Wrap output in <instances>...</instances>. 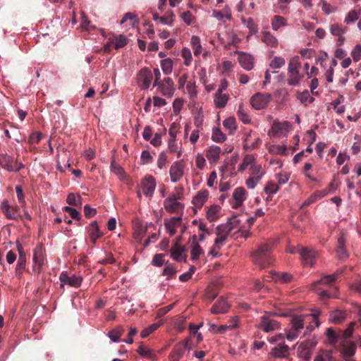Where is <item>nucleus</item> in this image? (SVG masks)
I'll return each mask as SVG.
<instances>
[{
	"label": "nucleus",
	"instance_id": "1",
	"mask_svg": "<svg viewBox=\"0 0 361 361\" xmlns=\"http://www.w3.org/2000/svg\"><path fill=\"white\" fill-rule=\"evenodd\" d=\"M271 244L269 243L261 244L257 250L252 254L253 262L261 267H265L271 262Z\"/></svg>",
	"mask_w": 361,
	"mask_h": 361
},
{
	"label": "nucleus",
	"instance_id": "2",
	"mask_svg": "<svg viewBox=\"0 0 361 361\" xmlns=\"http://www.w3.org/2000/svg\"><path fill=\"white\" fill-rule=\"evenodd\" d=\"M300 67L301 63L298 56H295L289 60L288 66V78L287 80L289 85L296 86L300 84L303 78V75L300 73Z\"/></svg>",
	"mask_w": 361,
	"mask_h": 361
},
{
	"label": "nucleus",
	"instance_id": "3",
	"mask_svg": "<svg viewBox=\"0 0 361 361\" xmlns=\"http://www.w3.org/2000/svg\"><path fill=\"white\" fill-rule=\"evenodd\" d=\"M274 315L286 317V314L283 313L277 314L275 312H266L260 317V321L257 324V327L266 333H269L279 329L280 328V324L273 318Z\"/></svg>",
	"mask_w": 361,
	"mask_h": 361
},
{
	"label": "nucleus",
	"instance_id": "4",
	"mask_svg": "<svg viewBox=\"0 0 361 361\" xmlns=\"http://www.w3.org/2000/svg\"><path fill=\"white\" fill-rule=\"evenodd\" d=\"M342 272V271H338L333 274L325 275L322 277L319 280L313 283L312 288L314 291L317 292V294L320 298H336V295H331L326 290H321L319 286L320 284H326L331 286L337 279L338 276Z\"/></svg>",
	"mask_w": 361,
	"mask_h": 361
},
{
	"label": "nucleus",
	"instance_id": "5",
	"mask_svg": "<svg viewBox=\"0 0 361 361\" xmlns=\"http://www.w3.org/2000/svg\"><path fill=\"white\" fill-rule=\"evenodd\" d=\"M305 315L294 317L290 320L291 328L286 332V338L289 341H293L298 338L301 330L304 328Z\"/></svg>",
	"mask_w": 361,
	"mask_h": 361
},
{
	"label": "nucleus",
	"instance_id": "6",
	"mask_svg": "<svg viewBox=\"0 0 361 361\" xmlns=\"http://www.w3.org/2000/svg\"><path fill=\"white\" fill-rule=\"evenodd\" d=\"M252 171L249 178L245 181V185L248 189L253 190L262 180L265 174L261 164H252L250 167Z\"/></svg>",
	"mask_w": 361,
	"mask_h": 361
},
{
	"label": "nucleus",
	"instance_id": "7",
	"mask_svg": "<svg viewBox=\"0 0 361 361\" xmlns=\"http://www.w3.org/2000/svg\"><path fill=\"white\" fill-rule=\"evenodd\" d=\"M299 255L303 265L310 267L314 266L318 257V253L315 250L307 247H301Z\"/></svg>",
	"mask_w": 361,
	"mask_h": 361
},
{
	"label": "nucleus",
	"instance_id": "8",
	"mask_svg": "<svg viewBox=\"0 0 361 361\" xmlns=\"http://www.w3.org/2000/svg\"><path fill=\"white\" fill-rule=\"evenodd\" d=\"M153 78L152 73L149 68L145 67L140 69L137 74V82L142 90H147Z\"/></svg>",
	"mask_w": 361,
	"mask_h": 361
},
{
	"label": "nucleus",
	"instance_id": "9",
	"mask_svg": "<svg viewBox=\"0 0 361 361\" xmlns=\"http://www.w3.org/2000/svg\"><path fill=\"white\" fill-rule=\"evenodd\" d=\"M271 99V94L267 93H256L250 99L252 106L256 110L264 109Z\"/></svg>",
	"mask_w": 361,
	"mask_h": 361
},
{
	"label": "nucleus",
	"instance_id": "10",
	"mask_svg": "<svg viewBox=\"0 0 361 361\" xmlns=\"http://www.w3.org/2000/svg\"><path fill=\"white\" fill-rule=\"evenodd\" d=\"M0 165L8 171L17 172L23 168V164L17 161H14L13 158L9 155H4L0 158Z\"/></svg>",
	"mask_w": 361,
	"mask_h": 361
},
{
	"label": "nucleus",
	"instance_id": "11",
	"mask_svg": "<svg viewBox=\"0 0 361 361\" xmlns=\"http://www.w3.org/2000/svg\"><path fill=\"white\" fill-rule=\"evenodd\" d=\"M184 174V167L180 161H174L169 169V175L172 183L179 181Z\"/></svg>",
	"mask_w": 361,
	"mask_h": 361
},
{
	"label": "nucleus",
	"instance_id": "12",
	"mask_svg": "<svg viewBox=\"0 0 361 361\" xmlns=\"http://www.w3.org/2000/svg\"><path fill=\"white\" fill-rule=\"evenodd\" d=\"M156 180L155 178L152 176H146L141 183V186L144 195L146 197H152L154 192L156 188Z\"/></svg>",
	"mask_w": 361,
	"mask_h": 361
},
{
	"label": "nucleus",
	"instance_id": "13",
	"mask_svg": "<svg viewBox=\"0 0 361 361\" xmlns=\"http://www.w3.org/2000/svg\"><path fill=\"white\" fill-rule=\"evenodd\" d=\"M59 279L61 282V286L67 284L71 287L78 288L81 285L82 279L80 276L72 275L68 276L64 272L60 274Z\"/></svg>",
	"mask_w": 361,
	"mask_h": 361
},
{
	"label": "nucleus",
	"instance_id": "14",
	"mask_svg": "<svg viewBox=\"0 0 361 361\" xmlns=\"http://www.w3.org/2000/svg\"><path fill=\"white\" fill-rule=\"evenodd\" d=\"M33 269L36 271H39L44 262L43 246L37 245L33 252Z\"/></svg>",
	"mask_w": 361,
	"mask_h": 361
},
{
	"label": "nucleus",
	"instance_id": "15",
	"mask_svg": "<svg viewBox=\"0 0 361 361\" xmlns=\"http://www.w3.org/2000/svg\"><path fill=\"white\" fill-rule=\"evenodd\" d=\"M159 90L164 96L171 97L173 94V82L171 78H164L163 80L159 82V85H157Z\"/></svg>",
	"mask_w": 361,
	"mask_h": 361
},
{
	"label": "nucleus",
	"instance_id": "16",
	"mask_svg": "<svg viewBox=\"0 0 361 361\" xmlns=\"http://www.w3.org/2000/svg\"><path fill=\"white\" fill-rule=\"evenodd\" d=\"M260 142L261 140L259 137H252V131L250 130L245 134V137L243 140V149L245 150L252 151L256 149Z\"/></svg>",
	"mask_w": 361,
	"mask_h": 361
},
{
	"label": "nucleus",
	"instance_id": "17",
	"mask_svg": "<svg viewBox=\"0 0 361 361\" xmlns=\"http://www.w3.org/2000/svg\"><path fill=\"white\" fill-rule=\"evenodd\" d=\"M165 209L170 213L176 212L178 207L181 206L180 203L178 202L177 197L175 194H171L164 202Z\"/></svg>",
	"mask_w": 361,
	"mask_h": 361
},
{
	"label": "nucleus",
	"instance_id": "18",
	"mask_svg": "<svg viewBox=\"0 0 361 361\" xmlns=\"http://www.w3.org/2000/svg\"><path fill=\"white\" fill-rule=\"evenodd\" d=\"M230 233V227L228 225H224V224L219 225L216 228V234L217 237L215 239V243L224 245Z\"/></svg>",
	"mask_w": 361,
	"mask_h": 361
},
{
	"label": "nucleus",
	"instance_id": "19",
	"mask_svg": "<svg viewBox=\"0 0 361 361\" xmlns=\"http://www.w3.org/2000/svg\"><path fill=\"white\" fill-rule=\"evenodd\" d=\"M271 355L275 358H286L289 355V347L284 342L271 349Z\"/></svg>",
	"mask_w": 361,
	"mask_h": 361
},
{
	"label": "nucleus",
	"instance_id": "20",
	"mask_svg": "<svg viewBox=\"0 0 361 361\" xmlns=\"http://www.w3.org/2000/svg\"><path fill=\"white\" fill-rule=\"evenodd\" d=\"M189 243H190V255L192 260H197L200 255L203 252L202 249L197 242V237L193 235L190 237Z\"/></svg>",
	"mask_w": 361,
	"mask_h": 361
},
{
	"label": "nucleus",
	"instance_id": "21",
	"mask_svg": "<svg viewBox=\"0 0 361 361\" xmlns=\"http://www.w3.org/2000/svg\"><path fill=\"white\" fill-rule=\"evenodd\" d=\"M186 348H188V341H183L182 343L176 345L169 354L170 361H178L183 355Z\"/></svg>",
	"mask_w": 361,
	"mask_h": 361
},
{
	"label": "nucleus",
	"instance_id": "22",
	"mask_svg": "<svg viewBox=\"0 0 361 361\" xmlns=\"http://www.w3.org/2000/svg\"><path fill=\"white\" fill-rule=\"evenodd\" d=\"M230 305L226 299L221 298L217 300L212 307L211 312L213 314H224L228 311Z\"/></svg>",
	"mask_w": 361,
	"mask_h": 361
},
{
	"label": "nucleus",
	"instance_id": "23",
	"mask_svg": "<svg viewBox=\"0 0 361 361\" xmlns=\"http://www.w3.org/2000/svg\"><path fill=\"white\" fill-rule=\"evenodd\" d=\"M315 345L316 343L314 341H308L301 343L298 346V350L300 353V356L305 359H308L311 356Z\"/></svg>",
	"mask_w": 361,
	"mask_h": 361
},
{
	"label": "nucleus",
	"instance_id": "24",
	"mask_svg": "<svg viewBox=\"0 0 361 361\" xmlns=\"http://www.w3.org/2000/svg\"><path fill=\"white\" fill-rule=\"evenodd\" d=\"M221 152L220 147L212 145L206 150V157L210 164H214L219 159Z\"/></svg>",
	"mask_w": 361,
	"mask_h": 361
},
{
	"label": "nucleus",
	"instance_id": "25",
	"mask_svg": "<svg viewBox=\"0 0 361 361\" xmlns=\"http://www.w3.org/2000/svg\"><path fill=\"white\" fill-rule=\"evenodd\" d=\"M239 63L240 66L247 71L252 69L254 66V58L252 55L244 52H239Z\"/></svg>",
	"mask_w": 361,
	"mask_h": 361
},
{
	"label": "nucleus",
	"instance_id": "26",
	"mask_svg": "<svg viewBox=\"0 0 361 361\" xmlns=\"http://www.w3.org/2000/svg\"><path fill=\"white\" fill-rule=\"evenodd\" d=\"M181 219L180 216H174L169 219L164 220L166 230L170 235H173L176 233V228L180 223Z\"/></svg>",
	"mask_w": 361,
	"mask_h": 361
},
{
	"label": "nucleus",
	"instance_id": "27",
	"mask_svg": "<svg viewBox=\"0 0 361 361\" xmlns=\"http://www.w3.org/2000/svg\"><path fill=\"white\" fill-rule=\"evenodd\" d=\"M185 252V247L178 243H175L171 249V256L176 262L185 261L183 254Z\"/></svg>",
	"mask_w": 361,
	"mask_h": 361
},
{
	"label": "nucleus",
	"instance_id": "28",
	"mask_svg": "<svg viewBox=\"0 0 361 361\" xmlns=\"http://www.w3.org/2000/svg\"><path fill=\"white\" fill-rule=\"evenodd\" d=\"M245 194L246 190L242 187L237 188L234 190L233 192V198L235 201L233 204L234 208H238L243 204L245 200Z\"/></svg>",
	"mask_w": 361,
	"mask_h": 361
},
{
	"label": "nucleus",
	"instance_id": "29",
	"mask_svg": "<svg viewBox=\"0 0 361 361\" xmlns=\"http://www.w3.org/2000/svg\"><path fill=\"white\" fill-rule=\"evenodd\" d=\"M209 196V192L207 190L199 191L193 197L192 203L197 208H201L207 202Z\"/></svg>",
	"mask_w": 361,
	"mask_h": 361
},
{
	"label": "nucleus",
	"instance_id": "30",
	"mask_svg": "<svg viewBox=\"0 0 361 361\" xmlns=\"http://www.w3.org/2000/svg\"><path fill=\"white\" fill-rule=\"evenodd\" d=\"M290 128V123L288 121L277 122L274 121L272 125V130L275 135L281 136L287 133Z\"/></svg>",
	"mask_w": 361,
	"mask_h": 361
},
{
	"label": "nucleus",
	"instance_id": "31",
	"mask_svg": "<svg viewBox=\"0 0 361 361\" xmlns=\"http://www.w3.org/2000/svg\"><path fill=\"white\" fill-rule=\"evenodd\" d=\"M336 254L338 258L341 259H346L348 257L347 250L345 249V239L343 235H341L338 238Z\"/></svg>",
	"mask_w": 361,
	"mask_h": 361
},
{
	"label": "nucleus",
	"instance_id": "32",
	"mask_svg": "<svg viewBox=\"0 0 361 361\" xmlns=\"http://www.w3.org/2000/svg\"><path fill=\"white\" fill-rule=\"evenodd\" d=\"M88 232L90 240L93 243H95L97 240L102 235V233L99 231L98 224L96 221H92L89 225Z\"/></svg>",
	"mask_w": 361,
	"mask_h": 361
},
{
	"label": "nucleus",
	"instance_id": "33",
	"mask_svg": "<svg viewBox=\"0 0 361 361\" xmlns=\"http://www.w3.org/2000/svg\"><path fill=\"white\" fill-rule=\"evenodd\" d=\"M229 95L227 93H215L214 96V103L216 107L222 109L227 104Z\"/></svg>",
	"mask_w": 361,
	"mask_h": 361
},
{
	"label": "nucleus",
	"instance_id": "34",
	"mask_svg": "<svg viewBox=\"0 0 361 361\" xmlns=\"http://www.w3.org/2000/svg\"><path fill=\"white\" fill-rule=\"evenodd\" d=\"M342 353L345 358H350L354 355L355 352V345L350 341H344L342 343Z\"/></svg>",
	"mask_w": 361,
	"mask_h": 361
},
{
	"label": "nucleus",
	"instance_id": "35",
	"mask_svg": "<svg viewBox=\"0 0 361 361\" xmlns=\"http://www.w3.org/2000/svg\"><path fill=\"white\" fill-rule=\"evenodd\" d=\"M272 276L273 279L276 282H280L283 283L290 282L293 279V275L288 272H273Z\"/></svg>",
	"mask_w": 361,
	"mask_h": 361
},
{
	"label": "nucleus",
	"instance_id": "36",
	"mask_svg": "<svg viewBox=\"0 0 361 361\" xmlns=\"http://www.w3.org/2000/svg\"><path fill=\"white\" fill-rule=\"evenodd\" d=\"M345 318V312L338 310L332 311L329 315L330 322L334 324H340L344 321Z\"/></svg>",
	"mask_w": 361,
	"mask_h": 361
},
{
	"label": "nucleus",
	"instance_id": "37",
	"mask_svg": "<svg viewBox=\"0 0 361 361\" xmlns=\"http://www.w3.org/2000/svg\"><path fill=\"white\" fill-rule=\"evenodd\" d=\"M190 44L193 49L194 55L199 56L202 51V46L200 37L192 35L190 39Z\"/></svg>",
	"mask_w": 361,
	"mask_h": 361
},
{
	"label": "nucleus",
	"instance_id": "38",
	"mask_svg": "<svg viewBox=\"0 0 361 361\" xmlns=\"http://www.w3.org/2000/svg\"><path fill=\"white\" fill-rule=\"evenodd\" d=\"M252 164H257L255 163V157L253 154H247L244 157L242 163L239 165L238 171H243L248 166H251Z\"/></svg>",
	"mask_w": 361,
	"mask_h": 361
},
{
	"label": "nucleus",
	"instance_id": "39",
	"mask_svg": "<svg viewBox=\"0 0 361 361\" xmlns=\"http://www.w3.org/2000/svg\"><path fill=\"white\" fill-rule=\"evenodd\" d=\"M262 40L271 47H276L278 45V39L269 32H263Z\"/></svg>",
	"mask_w": 361,
	"mask_h": 361
},
{
	"label": "nucleus",
	"instance_id": "40",
	"mask_svg": "<svg viewBox=\"0 0 361 361\" xmlns=\"http://www.w3.org/2000/svg\"><path fill=\"white\" fill-rule=\"evenodd\" d=\"M224 127L228 130L229 134H233L237 129L236 120L234 117L231 116L226 118L223 121Z\"/></svg>",
	"mask_w": 361,
	"mask_h": 361
},
{
	"label": "nucleus",
	"instance_id": "41",
	"mask_svg": "<svg viewBox=\"0 0 361 361\" xmlns=\"http://www.w3.org/2000/svg\"><path fill=\"white\" fill-rule=\"evenodd\" d=\"M237 115L238 118L245 124H248L251 121V118L248 114L247 110H246L243 104H240L238 109L237 110Z\"/></svg>",
	"mask_w": 361,
	"mask_h": 361
},
{
	"label": "nucleus",
	"instance_id": "42",
	"mask_svg": "<svg viewBox=\"0 0 361 361\" xmlns=\"http://www.w3.org/2000/svg\"><path fill=\"white\" fill-rule=\"evenodd\" d=\"M360 13L361 9L358 11L354 9L350 11L344 19V23L348 25L355 23L357 20H358Z\"/></svg>",
	"mask_w": 361,
	"mask_h": 361
},
{
	"label": "nucleus",
	"instance_id": "43",
	"mask_svg": "<svg viewBox=\"0 0 361 361\" xmlns=\"http://www.w3.org/2000/svg\"><path fill=\"white\" fill-rule=\"evenodd\" d=\"M297 98L305 106L308 104L312 103L314 101V98L310 95L307 90H305L302 92L298 93Z\"/></svg>",
	"mask_w": 361,
	"mask_h": 361
},
{
	"label": "nucleus",
	"instance_id": "44",
	"mask_svg": "<svg viewBox=\"0 0 361 361\" xmlns=\"http://www.w3.org/2000/svg\"><path fill=\"white\" fill-rule=\"evenodd\" d=\"M161 68L166 75L171 73L173 70V61L170 58L164 59L161 61Z\"/></svg>",
	"mask_w": 361,
	"mask_h": 361
},
{
	"label": "nucleus",
	"instance_id": "45",
	"mask_svg": "<svg viewBox=\"0 0 361 361\" xmlns=\"http://www.w3.org/2000/svg\"><path fill=\"white\" fill-rule=\"evenodd\" d=\"M212 139L215 142L222 143L226 140V136L219 128H216L212 130Z\"/></svg>",
	"mask_w": 361,
	"mask_h": 361
},
{
	"label": "nucleus",
	"instance_id": "46",
	"mask_svg": "<svg viewBox=\"0 0 361 361\" xmlns=\"http://www.w3.org/2000/svg\"><path fill=\"white\" fill-rule=\"evenodd\" d=\"M286 26V19L281 16H275L271 23L272 30L276 31L280 27Z\"/></svg>",
	"mask_w": 361,
	"mask_h": 361
},
{
	"label": "nucleus",
	"instance_id": "47",
	"mask_svg": "<svg viewBox=\"0 0 361 361\" xmlns=\"http://www.w3.org/2000/svg\"><path fill=\"white\" fill-rule=\"evenodd\" d=\"M347 28L338 23H334L330 26V32L332 35L339 36L343 35L346 32Z\"/></svg>",
	"mask_w": 361,
	"mask_h": 361
},
{
	"label": "nucleus",
	"instance_id": "48",
	"mask_svg": "<svg viewBox=\"0 0 361 361\" xmlns=\"http://www.w3.org/2000/svg\"><path fill=\"white\" fill-rule=\"evenodd\" d=\"M174 21V14L173 11H167L166 16H161L160 23L163 25L172 26Z\"/></svg>",
	"mask_w": 361,
	"mask_h": 361
},
{
	"label": "nucleus",
	"instance_id": "49",
	"mask_svg": "<svg viewBox=\"0 0 361 361\" xmlns=\"http://www.w3.org/2000/svg\"><path fill=\"white\" fill-rule=\"evenodd\" d=\"M163 324V321H160L157 323H154L152 325L149 326L147 328L145 329L141 332V337L142 338H146L151 333L156 331L160 326Z\"/></svg>",
	"mask_w": 361,
	"mask_h": 361
},
{
	"label": "nucleus",
	"instance_id": "50",
	"mask_svg": "<svg viewBox=\"0 0 361 361\" xmlns=\"http://www.w3.org/2000/svg\"><path fill=\"white\" fill-rule=\"evenodd\" d=\"M243 23L246 25V27L249 29V32H250V35H254L257 33L258 27L254 23L252 18H249L247 19L243 18Z\"/></svg>",
	"mask_w": 361,
	"mask_h": 361
},
{
	"label": "nucleus",
	"instance_id": "51",
	"mask_svg": "<svg viewBox=\"0 0 361 361\" xmlns=\"http://www.w3.org/2000/svg\"><path fill=\"white\" fill-rule=\"evenodd\" d=\"M286 63L284 58L281 56H274L269 63V66L272 69H278L283 67Z\"/></svg>",
	"mask_w": 361,
	"mask_h": 361
},
{
	"label": "nucleus",
	"instance_id": "52",
	"mask_svg": "<svg viewBox=\"0 0 361 361\" xmlns=\"http://www.w3.org/2000/svg\"><path fill=\"white\" fill-rule=\"evenodd\" d=\"M332 358L331 351L322 350L315 357L314 361H332Z\"/></svg>",
	"mask_w": 361,
	"mask_h": 361
},
{
	"label": "nucleus",
	"instance_id": "53",
	"mask_svg": "<svg viewBox=\"0 0 361 361\" xmlns=\"http://www.w3.org/2000/svg\"><path fill=\"white\" fill-rule=\"evenodd\" d=\"M66 202L69 205L80 206L82 204L81 197L80 195H76L73 193L68 194L66 198Z\"/></svg>",
	"mask_w": 361,
	"mask_h": 361
},
{
	"label": "nucleus",
	"instance_id": "54",
	"mask_svg": "<svg viewBox=\"0 0 361 361\" xmlns=\"http://www.w3.org/2000/svg\"><path fill=\"white\" fill-rule=\"evenodd\" d=\"M181 56L184 59V64L187 66H190L192 61V56L190 49L188 47L183 48L181 51Z\"/></svg>",
	"mask_w": 361,
	"mask_h": 361
},
{
	"label": "nucleus",
	"instance_id": "55",
	"mask_svg": "<svg viewBox=\"0 0 361 361\" xmlns=\"http://www.w3.org/2000/svg\"><path fill=\"white\" fill-rule=\"evenodd\" d=\"M325 334L328 337L329 341L331 345H335L338 341L340 336L332 328H328Z\"/></svg>",
	"mask_w": 361,
	"mask_h": 361
},
{
	"label": "nucleus",
	"instance_id": "56",
	"mask_svg": "<svg viewBox=\"0 0 361 361\" xmlns=\"http://www.w3.org/2000/svg\"><path fill=\"white\" fill-rule=\"evenodd\" d=\"M123 331V329H122V327H118L116 329L111 331L109 333L108 336L113 342H118Z\"/></svg>",
	"mask_w": 361,
	"mask_h": 361
},
{
	"label": "nucleus",
	"instance_id": "57",
	"mask_svg": "<svg viewBox=\"0 0 361 361\" xmlns=\"http://www.w3.org/2000/svg\"><path fill=\"white\" fill-rule=\"evenodd\" d=\"M219 211V207L217 206H212L208 209L207 212V218L210 221H214L217 217V214Z\"/></svg>",
	"mask_w": 361,
	"mask_h": 361
},
{
	"label": "nucleus",
	"instance_id": "58",
	"mask_svg": "<svg viewBox=\"0 0 361 361\" xmlns=\"http://www.w3.org/2000/svg\"><path fill=\"white\" fill-rule=\"evenodd\" d=\"M186 91L189 94L190 98H193L197 96L196 85L195 82H188L186 85Z\"/></svg>",
	"mask_w": 361,
	"mask_h": 361
},
{
	"label": "nucleus",
	"instance_id": "59",
	"mask_svg": "<svg viewBox=\"0 0 361 361\" xmlns=\"http://www.w3.org/2000/svg\"><path fill=\"white\" fill-rule=\"evenodd\" d=\"M128 20H130L133 21V24H135L137 22V16L131 12L126 13L121 20L120 24L122 25L126 23Z\"/></svg>",
	"mask_w": 361,
	"mask_h": 361
},
{
	"label": "nucleus",
	"instance_id": "60",
	"mask_svg": "<svg viewBox=\"0 0 361 361\" xmlns=\"http://www.w3.org/2000/svg\"><path fill=\"white\" fill-rule=\"evenodd\" d=\"M176 274L175 268L171 264H166L162 271L164 276H167V279H170Z\"/></svg>",
	"mask_w": 361,
	"mask_h": 361
},
{
	"label": "nucleus",
	"instance_id": "61",
	"mask_svg": "<svg viewBox=\"0 0 361 361\" xmlns=\"http://www.w3.org/2000/svg\"><path fill=\"white\" fill-rule=\"evenodd\" d=\"M269 152L276 154H284L286 152V147L284 145H272L269 147Z\"/></svg>",
	"mask_w": 361,
	"mask_h": 361
},
{
	"label": "nucleus",
	"instance_id": "62",
	"mask_svg": "<svg viewBox=\"0 0 361 361\" xmlns=\"http://www.w3.org/2000/svg\"><path fill=\"white\" fill-rule=\"evenodd\" d=\"M279 189V187L272 182H269L264 187V191L267 194L274 195L276 194Z\"/></svg>",
	"mask_w": 361,
	"mask_h": 361
},
{
	"label": "nucleus",
	"instance_id": "63",
	"mask_svg": "<svg viewBox=\"0 0 361 361\" xmlns=\"http://www.w3.org/2000/svg\"><path fill=\"white\" fill-rule=\"evenodd\" d=\"M128 39L122 35H120L115 39V47L116 49H119L125 47L127 44Z\"/></svg>",
	"mask_w": 361,
	"mask_h": 361
},
{
	"label": "nucleus",
	"instance_id": "64",
	"mask_svg": "<svg viewBox=\"0 0 361 361\" xmlns=\"http://www.w3.org/2000/svg\"><path fill=\"white\" fill-rule=\"evenodd\" d=\"M152 161V157L150 154L149 152L147 150H145L142 152L140 157V161L142 164H147L151 163Z\"/></svg>",
	"mask_w": 361,
	"mask_h": 361
}]
</instances>
